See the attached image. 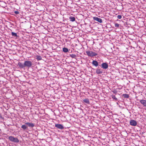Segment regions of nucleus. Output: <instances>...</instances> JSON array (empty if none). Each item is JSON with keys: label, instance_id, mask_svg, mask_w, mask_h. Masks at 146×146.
Instances as JSON below:
<instances>
[{"label": "nucleus", "instance_id": "nucleus-1", "mask_svg": "<svg viewBox=\"0 0 146 146\" xmlns=\"http://www.w3.org/2000/svg\"><path fill=\"white\" fill-rule=\"evenodd\" d=\"M87 55L89 56H95L98 55V54L91 51L88 50L86 51Z\"/></svg>", "mask_w": 146, "mask_h": 146}, {"label": "nucleus", "instance_id": "nucleus-2", "mask_svg": "<svg viewBox=\"0 0 146 146\" xmlns=\"http://www.w3.org/2000/svg\"><path fill=\"white\" fill-rule=\"evenodd\" d=\"M24 64L25 67H28V68L31 67L32 65V62L30 61H25L24 62Z\"/></svg>", "mask_w": 146, "mask_h": 146}, {"label": "nucleus", "instance_id": "nucleus-3", "mask_svg": "<svg viewBox=\"0 0 146 146\" xmlns=\"http://www.w3.org/2000/svg\"><path fill=\"white\" fill-rule=\"evenodd\" d=\"M8 139L10 141L14 143H18L19 142V140L18 138L14 137L13 136H10L9 137Z\"/></svg>", "mask_w": 146, "mask_h": 146}, {"label": "nucleus", "instance_id": "nucleus-4", "mask_svg": "<svg viewBox=\"0 0 146 146\" xmlns=\"http://www.w3.org/2000/svg\"><path fill=\"white\" fill-rule=\"evenodd\" d=\"M101 68L104 69H106L108 68V64L106 63H103L101 65Z\"/></svg>", "mask_w": 146, "mask_h": 146}, {"label": "nucleus", "instance_id": "nucleus-5", "mask_svg": "<svg viewBox=\"0 0 146 146\" xmlns=\"http://www.w3.org/2000/svg\"><path fill=\"white\" fill-rule=\"evenodd\" d=\"M130 124L132 126H136L137 124V122L133 119H131L130 121Z\"/></svg>", "mask_w": 146, "mask_h": 146}, {"label": "nucleus", "instance_id": "nucleus-6", "mask_svg": "<svg viewBox=\"0 0 146 146\" xmlns=\"http://www.w3.org/2000/svg\"><path fill=\"white\" fill-rule=\"evenodd\" d=\"M55 127L60 129H62L64 128L62 124H55Z\"/></svg>", "mask_w": 146, "mask_h": 146}, {"label": "nucleus", "instance_id": "nucleus-7", "mask_svg": "<svg viewBox=\"0 0 146 146\" xmlns=\"http://www.w3.org/2000/svg\"><path fill=\"white\" fill-rule=\"evenodd\" d=\"M96 72L98 74H102L103 73V70L98 67L96 70Z\"/></svg>", "mask_w": 146, "mask_h": 146}, {"label": "nucleus", "instance_id": "nucleus-8", "mask_svg": "<svg viewBox=\"0 0 146 146\" xmlns=\"http://www.w3.org/2000/svg\"><path fill=\"white\" fill-rule=\"evenodd\" d=\"M93 19L94 20H95L98 22L100 23H102V19L100 18H99L98 17H93Z\"/></svg>", "mask_w": 146, "mask_h": 146}, {"label": "nucleus", "instance_id": "nucleus-9", "mask_svg": "<svg viewBox=\"0 0 146 146\" xmlns=\"http://www.w3.org/2000/svg\"><path fill=\"white\" fill-rule=\"evenodd\" d=\"M25 124L30 127H33L35 126L34 124L32 123L27 122L25 123Z\"/></svg>", "mask_w": 146, "mask_h": 146}, {"label": "nucleus", "instance_id": "nucleus-10", "mask_svg": "<svg viewBox=\"0 0 146 146\" xmlns=\"http://www.w3.org/2000/svg\"><path fill=\"white\" fill-rule=\"evenodd\" d=\"M92 64L93 65L95 66L96 67L98 66L99 65L98 63V62L97 61L95 60H94L93 61Z\"/></svg>", "mask_w": 146, "mask_h": 146}, {"label": "nucleus", "instance_id": "nucleus-11", "mask_svg": "<svg viewBox=\"0 0 146 146\" xmlns=\"http://www.w3.org/2000/svg\"><path fill=\"white\" fill-rule=\"evenodd\" d=\"M140 102L144 106L146 107V100H142L140 101Z\"/></svg>", "mask_w": 146, "mask_h": 146}, {"label": "nucleus", "instance_id": "nucleus-12", "mask_svg": "<svg viewBox=\"0 0 146 146\" xmlns=\"http://www.w3.org/2000/svg\"><path fill=\"white\" fill-rule=\"evenodd\" d=\"M18 66L21 68H23L25 67L24 64H24H23L20 62L18 63Z\"/></svg>", "mask_w": 146, "mask_h": 146}, {"label": "nucleus", "instance_id": "nucleus-13", "mask_svg": "<svg viewBox=\"0 0 146 146\" xmlns=\"http://www.w3.org/2000/svg\"><path fill=\"white\" fill-rule=\"evenodd\" d=\"M83 101L84 103H87V104H90L89 100V99L88 98H86L85 99H84V100H83Z\"/></svg>", "mask_w": 146, "mask_h": 146}, {"label": "nucleus", "instance_id": "nucleus-14", "mask_svg": "<svg viewBox=\"0 0 146 146\" xmlns=\"http://www.w3.org/2000/svg\"><path fill=\"white\" fill-rule=\"evenodd\" d=\"M25 124L22 125L21 128L23 129L24 130H25L28 128L27 126Z\"/></svg>", "mask_w": 146, "mask_h": 146}, {"label": "nucleus", "instance_id": "nucleus-15", "mask_svg": "<svg viewBox=\"0 0 146 146\" xmlns=\"http://www.w3.org/2000/svg\"><path fill=\"white\" fill-rule=\"evenodd\" d=\"M69 19L70 21L72 22H74L75 21V18L74 17L72 16H70L69 17Z\"/></svg>", "mask_w": 146, "mask_h": 146}, {"label": "nucleus", "instance_id": "nucleus-16", "mask_svg": "<svg viewBox=\"0 0 146 146\" xmlns=\"http://www.w3.org/2000/svg\"><path fill=\"white\" fill-rule=\"evenodd\" d=\"M36 58L38 60H40L42 59V57L40 56L37 55L36 56Z\"/></svg>", "mask_w": 146, "mask_h": 146}, {"label": "nucleus", "instance_id": "nucleus-17", "mask_svg": "<svg viewBox=\"0 0 146 146\" xmlns=\"http://www.w3.org/2000/svg\"><path fill=\"white\" fill-rule=\"evenodd\" d=\"M123 96L124 98H128L129 97V96L127 94H123Z\"/></svg>", "mask_w": 146, "mask_h": 146}, {"label": "nucleus", "instance_id": "nucleus-18", "mask_svg": "<svg viewBox=\"0 0 146 146\" xmlns=\"http://www.w3.org/2000/svg\"><path fill=\"white\" fill-rule=\"evenodd\" d=\"M62 50L64 52L66 53L68 52V49L64 47L62 49Z\"/></svg>", "mask_w": 146, "mask_h": 146}, {"label": "nucleus", "instance_id": "nucleus-19", "mask_svg": "<svg viewBox=\"0 0 146 146\" xmlns=\"http://www.w3.org/2000/svg\"><path fill=\"white\" fill-rule=\"evenodd\" d=\"M11 35L12 36H15L16 37H18V35H17V34L16 33H14L13 32H12L11 33Z\"/></svg>", "mask_w": 146, "mask_h": 146}, {"label": "nucleus", "instance_id": "nucleus-20", "mask_svg": "<svg viewBox=\"0 0 146 146\" xmlns=\"http://www.w3.org/2000/svg\"><path fill=\"white\" fill-rule=\"evenodd\" d=\"M70 56L72 58H75L76 56V55L74 54H70Z\"/></svg>", "mask_w": 146, "mask_h": 146}, {"label": "nucleus", "instance_id": "nucleus-21", "mask_svg": "<svg viewBox=\"0 0 146 146\" xmlns=\"http://www.w3.org/2000/svg\"><path fill=\"white\" fill-rule=\"evenodd\" d=\"M111 97L112 99H114L116 101H117L118 100L116 98L115 95H112L111 96Z\"/></svg>", "mask_w": 146, "mask_h": 146}, {"label": "nucleus", "instance_id": "nucleus-22", "mask_svg": "<svg viewBox=\"0 0 146 146\" xmlns=\"http://www.w3.org/2000/svg\"><path fill=\"white\" fill-rule=\"evenodd\" d=\"M115 27L116 28H118L119 27V25L117 23L115 24Z\"/></svg>", "mask_w": 146, "mask_h": 146}, {"label": "nucleus", "instance_id": "nucleus-23", "mask_svg": "<svg viewBox=\"0 0 146 146\" xmlns=\"http://www.w3.org/2000/svg\"><path fill=\"white\" fill-rule=\"evenodd\" d=\"M117 17L119 19H121L122 18V16L121 15H118L117 16Z\"/></svg>", "mask_w": 146, "mask_h": 146}, {"label": "nucleus", "instance_id": "nucleus-24", "mask_svg": "<svg viewBox=\"0 0 146 146\" xmlns=\"http://www.w3.org/2000/svg\"><path fill=\"white\" fill-rule=\"evenodd\" d=\"M14 13L16 14H18L19 13V12L18 11H15L14 12Z\"/></svg>", "mask_w": 146, "mask_h": 146}, {"label": "nucleus", "instance_id": "nucleus-25", "mask_svg": "<svg viewBox=\"0 0 146 146\" xmlns=\"http://www.w3.org/2000/svg\"><path fill=\"white\" fill-rule=\"evenodd\" d=\"M113 93H115V92H113Z\"/></svg>", "mask_w": 146, "mask_h": 146}]
</instances>
